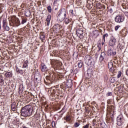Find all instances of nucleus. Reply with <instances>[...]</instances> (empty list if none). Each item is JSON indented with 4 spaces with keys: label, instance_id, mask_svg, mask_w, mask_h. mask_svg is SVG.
<instances>
[{
    "label": "nucleus",
    "instance_id": "nucleus-7",
    "mask_svg": "<svg viewBox=\"0 0 128 128\" xmlns=\"http://www.w3.org/2000/svg\"><path fill=\"white\" fill-rule=\"evenodd\" d=\"M108 60V55L104 52H101L100 57V62H102V60Z\"/></svg>",
    "mask_w": 128,
    "mask_h": 128
},
{
    "label": "nucleus",
    "instance_id": "nucleus-59",
    "mask_svg": "<svg viewBox=\"0 0 128 128\" xmlns=\"http://www.w3.org/2000/svg\"><path fill=\"white\" fill-rule=\"evenodd\" d=\"M117 58L116 57H115V60H116Z\"/></svg>",
    "mask_w": 128,
    "mask_h": 128
},
{
    "label": "nucleus",
    "instance_id": "nucleus-31",
    "mask_svg": "<svg viewBox=\"0 0 128 128\" xmlns=\"http://www.w3.org/2000/svg\"><path fill=\"white\" fill-rule=\"evenodd\" d=\"M112 66H113L112 62H110L108 63V68L109 70L110 68H112L113 67Z\"/></svg>",
    "mask_w": 128,
    "mask_h": 128
},
{
    "label": "nucleus",
    "instance_id": "nucleus-4",
    "mask_svg": "<svg viewBox=\"0 0 128 128\" xmlns=\"http://www.w3.org/2000/svg\"><path fill=\"white\" fill-rule=\"evenodd\" d=\"M124 16L122 14L117 15L114 18V22L117 24L124 22Z\"/></svg>",
    "mask_w": 128,
    "mask_h": 128
},
{
    "label": "nucleus",
    "instance_id": "nucleus-16",
    "mask_svg": "<svg viewBox=\"0 0 128 128\" xmlns=\"http://www.w3.org/2000/svg\"><path fill=\"white\" fill-rule=\"evenodd\" d=\"M10 108L13 112H16V102H14L11 104Z\"/></svg>",
    "mask_w": 128,
    "mask_h": 128
},
{
    "label": "nucleus",
    "instance_id": "nucleus-9",
    "mask_svg": "<svg viewBox=\"0 0 128 128\" xmlns=\"http://www.w3.org/2000/svg\"><path fill=\"white\" fill-rule=\"evenodd\" d=\"M122 122H124V117L120 115L117 117V124L120 126L122 124Z\"/></svg>",
    "mask_w": 128,
    "mask_h": 128
},
{
    "label": "nucleus",
    "instance_id": "nucleus-36",
    "mask_svg": "<svg viewBox=\"0 0 128 128\" xmlns=\"http://www.w3.org/2000/svg\"><path fill=\"white\" fill-rule=\"evenodd\" d=\"M2 82H4V78L2 76H0V86H2Z\"/></svg>",
    "mask_w": 128,
    "mask_h": 128
},
{
    "label": "nucleus",
    "instance_id": "nucleus-25",
    "mask_svg": "<svg viewBox=\"0 0 128 128\" xmlns=\"http://www.w3.org/2000/svg\"><path fill=\"white\" fill-rule=\"evenodd\" d=\"M26 22H28V19L26 18H22L21 24H24Z\"/></svg>",
    "mask_w": 128,
    "mask_h": 128
},
{
    "label": "nucleus",
    "instance_id": "nucleus-37",
    "mask_svg": "<svg viewBox=\"0 0 128 128\" xmlns=\"http://www.w3.org/2000/svg\"><path fill=\"white\" fill-rule=\"evenodd\" d=\"M16 72L18 73L20 72V69L18 68V66H16Z\"/></svg>",
    "mask_w": 128,
    "mask_h": 128
},
{
    "label": "nucleus",
    "instance_id": "nucleus-57",
    "mask_svg": "<svg viewBox=\"0 0 128 128\" xmlns=\"http://www.w3.org/2000/svg\"><path fill=\"white\" fill-rule=\"evenodd\" d=\"M90 2H94V0H90Z\"/></svg>",
    "mask_w": 128,
    "mask_h": 128
},
{
    "label": "nucleus",
    "instance_id": "nucleus-55",
    "mask_svg": "<svg viewBox=\"0 0 128 128\" xmlns=\"http://www.w3.org/2000/svg\"><path fill=\"white\" fill-rule=\"evenodd\" d=\"M56 124V123L54 122H52V124Z\"/></svg>",
    "mask_w": 128,
    "mask_h": 128
},
{
    "label": "nucleus",
    "instance_id": "nucleus-1",
    "mask_svg": "<svg viewBox=\"0 0 128 128\" xmlns=\"http://www.w3.org/2000/svg\"><path fill=\"white\" fill-rule=\"evenodd\" d=\"M20 113L21 115L25 118H26V116H30L34 114L32 107V106L27 105L21 109Z\"/></svg>",
    "mask_w": 128,
    "mask_h": 128
},
{
    "label": "nucleus",
    "instance_id": "nucleus-20",
    "mask_svg": "<svg viewBox=\"0 0 128 128\" xmlns=\"http://www.w3.org/2000/svg\"><path fill=\"white\" fill-rule=\"evenodd\" d=\"M102 38V40L106 42V40H108V33L104 34Z\"/></svg>",
    "mask_w": 128,
    "mask_h": 128
},
{
    "label": "nucleus",
    "instance_id": "nucleus-42",
    "mask_svg": "<svg viewBox=\"0 0 128 128\" xmlns=\"http://www.w3.org/2000/svg\"><path fill=\"white\" fill-rule=\"evenodd\" d=\"M88 126H90V124H86L84 126H83L82 128H88Z\"/></svg>",
    "mask_w": 128,
    "mask_h": 128
},
{
    "label": "nucleus",
    "instance_id": "nucleus-33",
    "mask_svg": "<svg viewBox=\"0 0 128 128\" xmlns=\"http://www.w3.org/2000/svg\"><path fill=\"white\" fill-rule=\"evenodd\" d=\"M3 28L7 32H8V30H10V27L8 25L6 26H5V27H4Z\"/></svg>",
    "mask_w": 128,
    "mask_h": 128
},
{
    "label": "nucleus",
    "instance_id": "nucleus-52",
    "mask_svg": "<svg viewBox=\"0 0 128 128\" xmlns=\"http://www.w3.org/2000/svg\"><path fill=\"white\" fill-rule=\"evenodd\" d=\"M124 14H125V16H128V12H125Z\"/></svg>",
    "mask_w": 128,
    "mask_h": 128
},
{
    "label": "nucleus",
    "instance_id": "nucleus-54",
    "mask_svg": "<svg viewBox=\"0 0 128 128\" xmlns=\"http://www.w3.org/2000/svg\"><path fill=\"white\" fill-rule=\"evenodd\" d=\"M67 128H72V127L71 126H67Z\"/></svg>",
    "mask_w": 128,
    "mask_h": 128
},
{
    "label": "nucleus",
    "instance_id": "nucleus-32",
    "mask_svg": "<svg viewBox=\"0 0 128 128\" xmlns=\"http://www.w3.org/2000/svg\"><path fill=\"white\" fill-rule=\"evenodd\" d=\"M47 10H48V12H52V6H48V7H47Z\"/></svg>",
    "mask_w": 128,
    "mask_h": 128
},
{
    "label": "nucleus",
    "instance_id": "nucleus-11",
    "mask_svg": "<svg viewBox=\"0 0 128 128\" xmlns=\"http://www.w3.org/2000/svg\"><path fill=\"white\" fill-rule=\"evenodd\" d=\"M34 78L36 82H40V81L42 80V76L40 75V74L38 72H36L34 74Z\"/></svg>",
    "mask_w": 128,
    "mask_h": 128
},
{
    "label": "nucleus",
    "instance_id": "nucleus-50",
    "mask_svg": "<svg viewBox=\"0 0 128 128\" xmlns=\"http://www.w3.org/2000/svg\"><path fill=\"white\" fill-rule=\"evenodd\" d=\"M87 72H88V74H90V70H87Z\"/></svg>",
    "mask_w": 128,
    "mask_h": 128
},
{
    "label": "nucleus",
    "instance_id": "nucleus-21",
    "mask_svg": "<svg viewBox=\"0 0 128 128\" xmlns=\"http://www.w3.org/2000/svg\"><path fill=\"white\" fill-rule=\"evenodd\" d=\"M6 78H12V72H6L5 74Z\"/></svg>",
    "mask_w": 128,
    "mask_h": 128
},
{
    "label": "nucleus",
    "instance_id": "nucleus-8",
    "mask_svg": "<svg viewBox=\"0 0 128 128\" xmlns=\"http://www.w3.org/2000/svg\"><path fill=\"white\" fill-rule=\"evenodd\" d=\"M107 54L108 56H114L116 54V52L110 48L107 50Z\"/></svg>",
    "mask_w": 128,
    "mask_h": 128
},
{
    "label": "nucleus",
    "instance_id": "nucleus-10",
    "mask_svg": "<svg viewBox=\"0 0 128 128\" xmlns=\"http://www.w3.org/2000/svg\"><path fill=\"white\" fill-rule=\"evenodd\" d=\"M116 44V38L112 36V38H111V39L109 41V45H110V46H114Z\"/></svg>",
    "mask_w": 128,
    "mask_h": 128
},
{
    "label": "nucleus",
    "instance_id": "nucleus-48",
    "mask_svg": "<svg viewBox=\"0 0 128 128\" xmlns=\"http://www.w3.org/2000/svg\"><path fill=\"white\" fill-rule=\"evenodd\" d=\"M109 12L110 14L112 13V8H111L109 10Z\"/></svg>",
    "mask_w": 128,
    "mask_h": 128
},
{
    "label": "nucleus",
    "instance_id": "nucleus-17",
    "mask_svg": "<svg viewBox=\"0 0 128 128\" xmlns=\"http://www.w3.org/2000/svg\"><path fill=\"white\" fill-rule=\"evenodd\" d=\"M50 20H52V16L50 14H48L47 16V18L46 19V20L47 22L46 26H50Z\"/></svg>",
    "mask_w": 128,
    "mask_h": 128
},
{
    "label": "nucleus",
    "instance_id": "nucleus-14",
    "mask_svg": "<svg viewBox=\"0 0 128 128\" xmlns=\"http://www.w3.org/2000/svg\"><path fill=\"white\" fill-rule=\"evenodd\" d=\"M66 86L68 88H70L72 86V80L71 79L68 80L66 82Z\"/></svg>",
    "mask_w": 128,
    "mask_h": 128
},
{
    "label": "nucleus",
    "instance_id": "nucleus-29",
    "mask_svg": "<svg viewBox=\"0 0 128 128\" xmlns=\"http://www.w3.org/2000/svg\"><path fill=\"white\" fill-rule=\"evenodd\" d=\"M94 2H92V6H96L97 4H98L100 3V2H98V1H96V0H94Z\"/></svg>",
    "mask_w": 128,
    "mask_h": 128
},
{
    "label": "nucleus",
    "instance_id": "nucleus-44",
    "mask_svg": "<svg viewBox=\"0 0 128 128\" xmlns=\"http://www.w3.org/2000/svg\"><path fill=\"white\" fill-rule=\"evenodd\" d=\"M110 72H114V67H112V68H110Z\"/></svg>",
    "mask_w": 128,
    "mask_h": 128
},
{
    "label": "nucleus",
    "instance_id": "nucleus-35",
    "mask_svg": "<svg viewBox=\"0 0 128 128\" xmlns=\"http://www.w3.org/2000/svg\"><path fill=\"white\" fill-rule=\"evenodd\" d=\"M120 76H122V72L120 71H119L118 72V74L117 75V78H120Z\"/></svg>",
    "mask_w": 128,
    "mask_h": 128
},
{
    "label": "nucleus",
    "instance_id": "nucleus-6",
    "mask_svg": "<svg viewBox=\"0 0 128 128\" xmlns=\"http://www.w3.org/2000/svg\"><path fill=\"white\" fill-rule=\"evenodd\" d=\"M76 34L78 36H79L80 38L82 39L84 38V30L82 28H78L76 30Z\"/></svg>",
    "mask_w": 128,
    "mask_h": 128
},
{
    "label": "nucleus",
    "instance_id": "nucleus-13",
    "mask_svg": "<svg viewBox=\"0 0 128 128\" xmlns=\"http://www.w3.org/2000/svg\"><path fill=\"white\" fill-rule=\"evenodd\" d=\"M87 64L88 66H94L96 64L94 60L91 58H88V60Z\"/></svg>",
    "mask_w": 128,
    "mask_h": 128
},
{
    "label": "nucleus",
    "instance_id": "nucleus-53",
    "mask_svg": "<svg viewBox=\"0 0 128 128\" xmlns=\"http://www.w3.org/2000/svg\"><path fill=\"white\" fill-rule=\"evenodd\" d=\"M58 0H54V4H56V2H58Z\"/></svg>",
    "mask_w": 128,
    "mask_h": 128
},
{
    "label": "nucleus",
    "instance_id": "nucleus-38",
    "mask_svg": "<svg viewBox=\"0 0 128 128\" xmlns=\"http://www.w3.org/2000/svg\"><path fill=\"white\" fill-rule=\"evenodd\" d=\"M106 96H112V92H108Z\"/></svg>",
    "mask_w": 128,
    "mask_h": 128
},
{
    "label": "nucleus",
    "instance_id": "nucleus-47",
    "mask_svg": "<svg viewBox=\"0 0 128 128\" xmlns=\"http://www.w3.org/2000/svg\"><path fill=\"white\" fill-rule=\"evenodd\" d=\"M110 102H110V100H107V104H110Z\"/></svg>",
    "mask_w": 128,
    "mask_h": 128
},
{
    "label": "nucleus",
    "instance_id": "nucleus-40",
    "mask_svg": "<svg viewBox=\"0 0 128 128\" xmlns=\"http://www.w3.org/2000/svg\"><path fill=\"white\" fill-rule=\"evenodd\" d=\"M18 74H24V70H20Z\"/></svg>",
    "mask_w": 128,
    "mask_h": 128
},
{
    "label": "nucleus",
    "instance_id": "nucleus-22",
    "mask_svg": "<svg viewBox=\"0 0 128 128\" xmlns=\"http://www.w3.org/2000/svg\"><path fill=\"white\" fill-rule=\"evenodd\" d=\"M77 64H78V68H82V60L78 61L77 62Z\"/></svg>",
    "mask_w": 128,
    "mask_h": 128
},
{
    "label": "nucleus",
    "instance_id": "nucleus-51",
    "mask_svg": "<svg viewBox=\"0 0 128 128\" xmlns=\"http://www.w3.org/2000/svg\"><path fill=\"white\" fill-rule=\"evenodd\" d=\"M104 42H104L103 40L102 42V46H104Z\"/></svg>",
    "mask_w": 128,
    "mask_h": 128
},
{
    "label": "nucleus",
    "instance_id": "nucleus-15",
    "mask_svg": "<svg viewBox=\"0 0 128 128\" xmlns=\"http://www.w3.org/2000/svg\"><path fill=\"white\" fill-rule=\"evenodd\" d=\"M41 70L42 72H48V66H46L44 64H41Z\"/></svg>",
    "mask_w": 128,
    "mask_h": 128
},
{
    "label": "nucleus",
    "instance_id": "nucleus-2",
    "mask_svg": "<svg viewBox=\"0 0 128 128\" xmlns=\"http://www.w3.org/2000/svg\"><path fill=\"white\" fill-rule=\"evenodd\" d=\"M56 78V75L54 74L52 72H49V75L46 76V80H44V82L46 84H50V82H52L54 79Z\"/></svg>",
    "mask_w": 128,
    "mask_h": 128
},
{
    "label": "nucleus",
    "instance_id": "nucleus-28",
    "mask_svg": "<svg viewBox=\"0 0 128 128\" xmlns=\"http://www.w3.org/2000/svg\"><path fill=\"white\" fill-rule=\"evenodd\" d=\"M102 4H100V2L98 3V4H96V8H99V10H102Z\"/></svg>",
    "mask_w": 128,
    "mask_h": 128
},
{
    "label": "nucleus",
    "instance_id": "nucleus-61",
    "mask_svg": "<svg viewBox=\"0 0 128 128\" xmlns=\"http://www.w3.org/2000/svg\"><path fill=\"white\" fill-rule=\"evenodd\" d=\"M126 128H128V126H126Z\"/></svg>",
    "mask_w": 128,
    "mask_h": 128
},
{
    "label": "nucleus",
    "instance_id": "nucleus-56",
    "mask_svg": "<svg viewBox=\"0 0 128 128\" xmlns=\"http://www.w3.org/2000/svg\"><path fill=\"white\" fill-rule=\"evenodd\" d=\"M60 98H64V96L60 95Z\"/></svg>",
    "mask_w": 128,
    "mask_h": 128
},
{
    "label": "nucleus",
    "instance_id": "nucleus-60",
    "mask_svg": "<svg viewBox=\"0 0 128 128\" xmlns=\"http://www.w3.org/2000/svg\"><path fill=\"white\" fill-rule=\"evenodd\" d=\"M58 96H60V94H58Z\"/></svg>",
    "mask_w": 128,
    "mask_h": 128
},
{
    "label": "nucleus",
    "instance_id": "nucleus-30",
    "mask_svg": "<svg viewBox=\"0 0 128 128\" xmlns=\"http://www.w3.org/2000/svg\"><path fill=\"white\" fill-rule=\"evenodd\" d=\"M64 22L66 24H68L70 22V20L68 18H66L64 20Z\"/></svg>",
    "mask_w": 128,
    "mask_h": 128
},
{
    "label": "nucleus",
    "instance_id": "nucleus-39",
    "mask_svg": "<svg viewBox=\"0 0 128 128\" xmlns=\"http://www.w3.org/2000/svg\"><path fill=\"white\" fill-rule=\"evenodd\" d=\"M120 28V25L116 26H115V30H118Z\"/></svg>",
    "mask_w": 128,
    "mask_h": 128
},
{
    "label": "nucleus",
    "instance_id": "nucleus-41",
    "mask_svg": "<svg viewBox=\"0 0 128 128\" xmlns=\"http://www.w3.org/2000/svg\"><path fill=\"white\" fill-rule=\"evenodd\" d=\"M98 122H92V125L93 126H98Z\"/></svg>",
    "mask_w": 128,
    "mask_h": 128
},
{
    "label": "nucleus",
    "instance_id": "nucleus-26",
    "mask_svg": "<svg viewBox=\"0 0 128 128\" xmlns=\"http://www.w3.org/2000/svg\"><path fill=\"white\" fill-rule=\"evenodd\" d=\"M110 81L114 84L116 82V78L114 77H111L110 78Z\"/></svg>",
    "mask_w": 128,
    "mask_h": 128
},
{
    "label": "nucleus",
    "instance_id": "nucleus-27",
    "mask_svg": "<svg viewBox=\"0 0 128 128\" xmlns=\"http://www.w3.org/2000/svg\"><path fill=\"white\" fill-rule=\"evenodd\" d=\"M24 92V87H21L20 86L19 88L18 94H20Z\"/></svg>",
    "mask_w": 128,
    "mask_h": 128
},
{
    "label": "nucleus",
    "instance_id": "nucleus-18",
    "mask_svg": "<svg viewBox=\"0 0 128 128\" xmlns=\"http://www.w3.org/2000/svg\"><path fill=\"white\" fill-rule=\"evenodd\" d=\"M22 68H28V60H26L24 62L23 64Z\"/></svg>",
    "mask_w": 128,
    "mask_h": 128
},
{
    "label": "nucleus",
    "instance_id": "nucleus-43",
    "mask_svg": "<svg viewBox=\"0 0 128 128\" xmlns=\"http://www.w3.org/2000/svg\"><path fill=\"white\" fill-rule=\"evenodd\" d=\"M102 8V10H106V6L104 4H102L101 6V10Z\"/></svg>",
    "mask_w": 128,
    "mask_h": 128
},
{
    "label": "nucleus",
    "instance_id": "nucleus-62",
    "mask_svg": "<svg viewBox=\"0 0 128 128\" xmlns=\"http://www.w3.org/2000/svg\"><path fill=\"white\" fill-rule=\"evenodd\" d=\"M65 0V1H66V0Z\"/></svg>",
    "mask_w": 128,
    "mask_h": 128
},
{
    "label": "nucleus",
    "instance_id": "nucleus-5",
    "mask_svg": "<svg viewBox=\"0 0 128 128\" xmlns=\"http://www.w3.org/2000/svg\"><path fill=\"white\" fill-rule=\"evenodd\" d=\"M10 24L11 26H20V19L15 18L12 20V22H10Z\"/></svg>",
    "mask_w": 128,
    "mask_h": 128
},
{
    "label": "nucleus",
    "instance_id": "nucleus-24",
    "mask_svg": "<svg viewBox=\"0 0 128 128\" xmlns=\"http://www.w3.org/2000/svg\"><path fill=\"white\" fill-rule=\"evenodd\" d=\"M64 120H66L68 122H70V120H71L70 116V115L66 116L64 117Z\"/></svg>",
    "mask_w": 128,
    "mask_h": 128
},
{
    "label": "nucleus",
    "instance_id": "nucleus-45",
    "mask_svg": "<svg viewBox=\"0 0 128 128\" xmlns=\"http://www.w3.org/2000/svg\"><path fill=\"white\" fill-rule=\"evenodd\" d=\"M70 14H74V10H70Z\"/></svg>",
    "mask_w": 128,
    "mask_h": 128
},
{
    "label": "nucleus",
    "instance_id": "nucleus-58",
    "mask_svg": "<svg viewBox=\"0 0 128 128\" xmlns=\"http://www.w3.org/2000/svg\"><path fill=\"white\" fill-rule=\"evenodd\" d=\"M53 92H56V90H53Z\"/></svg>",
    "mask_w": 128,
    "mask_h": 128
},
{
    "label": "nucleus",
    "instance_id": "nucleus-19",
    "mask_svg": "<svg viewBox=\"0 0 128 128\" xmlns=\"http://www.w3.org/2000/svg\"><path fill=\"white\" fill-rule=\"evenodd\" d=\"M40 39L41 40H46V35H44L42 32L40 33Z\"/></svg>",
    "mask_w": 128,
    "mask_h": 128
},
{
    "label": "nucleus",
    "instance_id": "nucleus-34",
    "mask_svg": "<svg viewBox=\"0 0 128 128\" xmlns=\"http://www.w3.org/2000/svg\"><path fill=\"white\" fill-rule=\"evenodd\" d=\"M80 123L76 122L74 123V128H78V126H80Z\"/></svg>",
    "mask_w": 128,
    "mask_h": 128
},
{
    "label": "nucleus",
    "instance_id": "nucleus-12",
    "mask_svg": "<svg viewBox=\"0 0 128 128\" xmlns=\"http://www.w3.org/2000/svg\"><path fill=\"white\" fill-rule=\"evenodd\" d=\"M60 30V25L58 24H55L53 26V32H58Z\"/></svg>",
    "mask_w": 128,
    "mask_h": 128
},
{
    "label": "nucleus",
    "instance_id": "nucleus-3",
    "mask_svg": "<svg viewBox=\"0 0 128 128\" xmlns=\"http://www.w3.org/2000/svg\"><path fill=\"white\" fill-rule=\"evenodd\" d=\"M66 18V8H63L60 10L59 12V14L58 16V20L60 22H62V20H64Z\"/></svg>",
    "mask_w": 128,
    "mask_h": 128
},
{
    "label": "nucleus",
    "instance_id": "nucleus-49",
    "mask_svg": "<svg viewBox=\"0 0 128 128\" xmlns=\"http://www.w3.org/2000/svg\"><path fill=\"white\" fill-rule=\"evenodd\" d=\"M98 121L97 120L96 122V119H94L92 121V122H98Z\"/></svg>",
    "mask_w": 128,
    "mask_h": 128
},
{
    "label": "nucleus",
    "instance_id": "nucleus-46",
    "mask_svg": "<svg viewBox=\"0 0 128 128\" xmlns=\"http://www.w3.org/2000/svg\"><path fill=\"white\" fill-rule=\"evenodd\" d=\"M26 14L28 13V14H30V10H27L26 12Z\"/></svg>",
    "mask_w": 128,
    "mask_h": 128
},
{
    "label": "nucleus",
    "instance_id": "nucleus-23",
    "mask_svg": "<svg viewBox=\"0 0 128 128\" xmlns=\"http://www.w3.org/2000/svg\"><path fill=\"white\" fill-rule=\"evenodd\" d=\"M8 26V22H6V20L4 19L2 20V28H3Z\"/></svg>",
    "mask_w": 128,
    "mask_h": 128
}]
</instances>
